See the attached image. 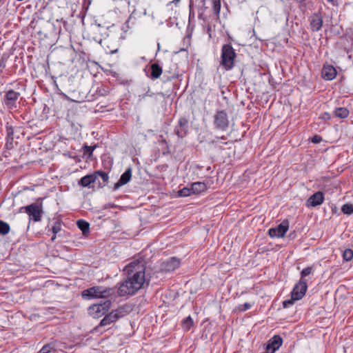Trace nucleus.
Returning <instances> with one entry per match:
<instances>
[{"label": "nucleus", "instance_id": "obj_1", "mask_svg": "<svg viewBox=\"0 0 353 353\" xmlns=\"http://www.w3.org/2000/svg\"><path fill=\"white\" fill-rule=\"evenodd\" d=\"M124 270L128 274H132L121 283L118 288L120 296L132 295L143 286L145 281V268L143 261L134 260L128 264Z\"/></svg>", "mask_w": 353, "mask_h": 353}, {"label": "nucleus", "instance_id": "obj_2", "mask_svg": "<svg viewBox=\"0 0 353 353\" xmlns=\"http://www.w3.org/2000/svg\"><path fill=\"white\" fill-rule=\"evenodd\" d=\"M114 288H105L101 286H95L88 288L82 292V296L86 299L112 298L114 296Z\"/></svg>", "mask_w": 353, "mask_h": 353}, {"label": "nucleus", "instance_id": "obj_3", "mask_svg": "<svg viewBox=\"0 0 353 353\" xmlns=\"http://www.w3.org/2000/svg\"><path fill=\"white\" fill-rule=\"evenodd\" d=\"M236 54L231 45L225 44L223 46L221 50V65L226 70H231L234 66Z\"/></svg>", "mask_w": 353, "mask_h": 353}, {"label": "nucleus", "instance_id": "obj_4", "mask_svg": "<svg viewBox=\"0 0 353 353\" xmlns=\"http://www.w3.org/2000/svg\"><path fill=\"white\" fill-rule=\"evenodd\" d=\"M111 300H105L103 303L94 304L89 307L88 313L95 319L105 314L110 308Z\"/></svg>", "mask_w": 353, "mask_h": 353}, {"label": "nucleus", "instance_id": "obj_5", "mask_svg": "<svg viewBox=\"0 0 353 353\" xmlns=\"http://www.w3.org/2000/svg\"><path fill=\"white\" fill-rule=\"evenodd\" d=\"M24 211L28 214L30 220L39 221L41 220L43 208L41 203H32L29 205L22 207L21 210Z\"/></svg>", "mask_w": 353, "mask_h": 353}, {"label": "nucleus", "instance_id": "obj_6", "mask_svg": "<svg viewBox=\"0 0 353 353\" xmlns=\"http://www.w3.org/2000/svg\"><path fill=\"white\" fill-rule=\"evenodd\" d=\"M229 124L228 114L224 110L218 111L214 116V125L216 129L226 131L229 128Z\"/></svg>", "mask_w": 353, "mask_h": 353}, {"label": "nucleus", "instance_id": "obj_7", "mask_svg": "<svg viewBox=\"0 0 353 353\" xmlns=\"http://www.w3.org/2000/svg\"><path fill=\"white\" fill-rule=\"evenodd\" d=\"M20 93L13 90H8L3 98V104L10 110L17 108V100L20 97Z\"/></svg>", "mask_w": 353, "mask_h": 353}, {"label": "nucleus", "instance_id": "obj_8", "mask_svg": "<svg viewBox=\"0 0 353 353\" xmlns=\"http://www.w3.org/2000/svg\"><path fill=\"white\" fill-rule=\"evenodd\" d=\"M307 290V281L299 280V283L295 285L292 292L291 296L294 300H300L305 294Z\"/></svg>", "mask_w": 353, "mask_h": 353}, {"label": "nucleus", "instance_id": "obj_9", "mask_svg": "<svg viewBox=\"0 0 353 353\" xmlns=\"http://www.w3.org/2000/svg\"><path fill=\"white\" fill-rule=\"evenodd\" d=\"M289 228L288 221H283L281 224L275 228H270L268 234L271 237L281 238L283 237Z\"/></svg>", "mask_w": 353, "mask_h": 353}, {"label": "nucleus", "instance_id": "obj_10", "mask_svg": "<svg viewBox=\"0 0 353 353\" xmlns=\"http://www.w3.org/2000/svg\"><path fill=\"white\" fill-rule=\"evenodd\" d=\"M283 343L282 338L279 335L272 337L268 342L265 353H274L281 346Z\"/></svg>", "mask_w": 353, "mask_h": 353}, {"label": "nucleus", "instance_id": "obj_11", "mask_svg": "<svg viewBox=\"0 0 353 353\" xmlns=\"http://www.w3.org/2000/svg\"><path fill=\"white\" fill-rule=\"evenodd\" d=\"M188 131V121L185 118H180L177 125L175 127L174 132L176 134L183 138L186 136Z\"/></svg>", "mask_w": 353, "mask_h": 353}, {"label": "nucleus", "instance_id": "obj_12", "mask_svg": "<svg viewBox=\"0 0 353 353\" xmlns=\"http://www.w3.org/2000/svg\"><path fill=\"white\" fill-rule=\"evenodd\" d=\"M179 266V259L172 257L162 263L161 269L164 272H171L177 269Z\"/></svg>", "mask_w": 353, "mask_h": 353}, {"label": "nucleus", "instance_id": "obj_13", "mask_svg": "<svg viewBox=\"0 0 353 353\" xmlns=\"http://www.w3.org/2000/svg\"><path fill=\"white\" fill-rule=\"evenodd\" d=\"M132 178V168H128L121 176L119 180L114 184V190H117L127 184Z\"/></svg>", "mask_w": 353, "mask_h": 353}, {"label": "nucleus", "instance_id": "obj_14", "mask_svg": "<svg viewBox=\"0 0 353 353\" xmlns=\"http://www.w3.org/2000/svg\"><path fill=\"white\" fill-rule=\"evenodd\" d=\"M324 200V194L322 192H317L312 194L307 201V205L315 207L321 205Z\"/></svg>", "mask_w": 353, "mask_h": 353}, {"label": "nucleus", "instance_id": "obj_15", "mask_svg": "<svg viewBox=\"0 0 353 353\" xmlns=\"http://www.w3.org/2000/svg\"><path fill=\"white\" fill-rule=\"evenodd\" d=\"M336 76V70L331 65H325L322 69V77L327 81L333 80Z\"/></svg>", "mask_w": 353, "mask_h": 353}, {"label": "nucleus", "instance_id": "obj_16", "mask_svg": "<svg viewBox=\"0 0 353 353\" xmlns=\"http://www.w3.org/2000/svg\"><path fill=\"white\" fill-rule=\"evenodd\" d=\"M310 28L312 31H319L323 26V19L320 14H314L310 17Z\"/></svg>", "mask_w": 353, "mask_h": 353}, {"label": "nucleus", "instance_id": "obj_17", "mask_svg": "<svg viewBox=\"0 0 353 353\" xmlns=\"http://www.w3.org/2000/svg\"><path fill=\"white\" fill-rule=\"evenodd\" d=\"M96 174L94 172L92 174H88L83 176L79 184L82 185L83 187H88L91 183H93L96 181Z\"/></svg>", "mask_w": 353, "mask_h": 353}, {"label": "nucleus", "instance_id": "obj_18", "mask_svg": "<svg viewBox=\"0 0 353 353\" xmlns=\"http://www.w3.org/2000/svg\"><path fill=\"white\" fill-rule=\"evenodd\" d=\"M151 74L150 78L152 79H159L163 72L162 68L157 63H152L150 66Z\"/></svg>", "mask_w": 353, "mask_h": 353}, {"label": "nucleus", "instance_id": "obj_19", "mask_svg": "<svg viewBox=\"0 0 353 353\" xmlns=\"http://www.w3.org/2000/svg\"><path fill=\"white\" fill-rule=\"evenodd\" d=\"M116 321L125 316L128 313V307L121 306L111 312Z\"/></svg>", "mask_w": 353, "mask_h": 353}, {"label": "nucleus", "instance_id": "obj_20", "mask_svg": "<svg viewBox=\"0 0 353 353\" xmlns=\"http://www.w3.org/2000/svg\"><path fill=\"white\" fill-rule=\"evenodd\" d=\"M192 193L199 194L207 189V185L203 182H195L191 185Z\"/></svg>", "mask_w": 353, "mask_h": 353}, {"label": "nucleus", "instance_id": "obj_21", "mask_svg": "<svg viewBox=\"0 0 353 353\" xmlns=\"http://www.w3.org/2000/svg\"><path fill=\"white\" fill-rule=\"evenodd\" d=\"M77 225L78 228L82 231L84 235H86L88 233H89L90 224L88 222L83 219H80L77 221Z\"/></svg>", "mask_w": 353, "mask_h": 353}, {"label": "nucleus", "instance_id": "obj_22", "mask_svg": "<svg viewBox=\"0 0 353 353\" xmlns=\"http://www.w3.org/2000/svg\"><path fill=\"white\" fill-rule=\"evenodd\" d=\"M334 113L336 117L345 119L348 117L350 112L345 108H337L335 109Z\"/></svg>", "mask_w": 353, "mask_h": 353}, {"label": "nucleus", "instance_id": "obj_23", "mask_svg": "<svg viewBox=\"0 0 353 353\" xmlns=\"http://www.w3.org/2000/svg\"><path fill=\"white\" fill-rule=\"evenodd\" d=\"M61 224L60 221H57L55 222L54 225L52 227L51 231L52 233V236L51 237V241H54L57 239V235L61 231Z\"/></svg>", "mask_w": 353, "mask_h": 353}, {"label": "nucleus", "instance_id": "obj_24", "mask_svg": "<svg viewBox=\"0 0 353 353\" xmlns=\"http://www.w3.org/2000/svg\"><path fill=\"white\" fill-rule=\"evenodd\" d=\"M115 321L116 320L114 316L112 315V312H110L108 314L105 315V317L101 321L100 325L106 326Z\"/></svg>", "mask_w": 353, "mask_h": 353}, {"label": "nucleus", "instance_id": "obj_25", "mask_svg": "<svg viewBox=\"0 0 353 353\" xmlns=\"http://www.w3.org/2000/svg\"><path fill=\"white\" fill-rule=\"evenodd\" d=\"M193 324V319L189 316L182 321V327L184 330L188 331L191 327H192Z\"/></svg>", "mask_w": 353, "mask_h": 353}, {"label": "nucleus", "instance_id": "obj_26", "mask_svg": "<svg viewBox=\"0 0 353 353\" xmlns=\"http://www.w3.org/2000/svg\"><path fill=\"white\" fill-rule=\"evenodd\" d=\"M59 349V345L55 342L46 344V353H56Z\"/></svg>", "mask_w": 353, "mask_h": 353}, {"label": "nucleus", "instance_id": "obj_27", "mask_svg": "<svg viewBox=\"0 0 353 353\" xmlns=\"http://www.w3.org/2000/svg\"><path fill=\"white\" fill-rule=\"evenodd\" d=\"M10 230V225L7 223L0 220V234L6 235L9 233Z\"/></svg>", "mask_w": 353, "mask_h": 353}, {"label": "nucleus", "instance_id": "obj_28", "mask_svg": "<svg viewBox=\"0 0 353 353\" xmlns=\"http://www.w3.org/2000/svg\"><path fill=\"white\" fill-rule=\"evenodd\" d=\"M214 13L219 16L221 10V0H212Z\"/></svg>", "mask_w": 353, "mask_h": 353}, {"label": "nucleus", "instance_id": "obj_29", "mask_svg": "<svg viewBox=\"0 0 353 353\" xmlns=\"http://www.w3.org/2000/svg\"><path fill=\"white\" fill-rule=\"evenodd\" d=\"M341 211L345 214H352L353 213V204L346 203L341 208Z\"/></svg>", "mask_w": 353, "mask_h": 353}, {"label": "nucleus", "instance_id": "obj_30", "mask_svg": "<svg viewBox=\"0 0 353 353\" xmlns=\"http://www.w3.org/2000/svg\"><path fill=\"white\" fill-rule=\"evenodd\" d=\"M343 258L346 261H350L353 259V251L351 249H346L343 253Z\"/></svg>", "mask_w": 353, "mask_h": 353}, {"label": "nucleus", "instance_id": "obj_31", "mask_svg": "<svg viewBox=\"0 0 353 353\" xmlns=\"http://www.w3.org/2000/svg\"><path fill=\"white\" fill-rule=\"evenodd\" d=\"M180 196H188L192 194V188H183L178 192Z\"/></svg>", "mask_w": 353, "mask_h": 353}, {"label": "nucleus", "instance_id": "obj_32", "mask_svg": "<svg viewBox=\"0 0 353 353\" xmlns=\"http://www.w3.org/2000/svg\"><path fill=\"white\" fill-rule=\"evenodd\" d=\"M94 172L96 174V179H97V178L99 176H100L102 179V180L103 181V182H105V183L108 182L109 177H108V174H106L105 172H103V171H96Z\"/></svg>", "mask_w": 353, "mask_h": 353}, {"label": "nucleus", "instance_id": "obj_33", "mask_svg": "<svg viewBox=\"0 0 353 353\" xmlns=\"http://www.w3.org/2000/svg\"><path fill=\"white\" fill-rule=\"evenodd\" d=\"M312 273V268H304L301 272V279L300 280H305V277L310 275Z\"/></svg>", "mask_w": 353, "mask_h": 353}, {"label": "nucleus", "instance_id": "obj_34", "mask_svg": "<svg viewBox=\"0 0 353 353\" xmlns=\"http://www.w3.org/2000/svg\"><path fill=\"white\" fill-rule=\"evenodd\" d=\"M94 150V147H92V146L85 145L83 147L84 154H88L89 157L92 155Z\"/></svg>", "mask_w": 353, "mask_h": 353}, {"label": "nucleus", "instance_id": "obj_35", "mask_svg": "<svg viewBox=\"0 0 353 353\" xmlns=\"http://www.w3.org/2000/svg\"><path fill=\"white\" fill-rule=\"evenodd\" d=\"M251 304L249 303H245L244 304L240 305L238 307V310L240 312H245L251 307Z\"/></svg>", "mask_w": 353, "mask_h": 353}, {"label": "nucleus", "instance_id": "obj_36", "mask_svg": "<svg viewBox=\"0 0 353 353\" xmlns=\"http://www.w3.org/2000/svg\"><path fill=\"white\" fill-rule=\"evenodd\" d=\"M296 300H294L292 299V297L291 296V299H288V300H285L283 302V306L284 308H288L290 306H291L292 305L294 304V302Z\"/></svg>", "mask_w": 353, "mask_h": 353}, {"label": "nucleus", "instance_id": "obj_37", "mask_svg": "<svg viewBox=\"0 0 353 353\" xmlns=\"http://www.w3.org/2000/svg\"><path fill=\"white\" fill-rule=\"evenodd\" d=\"M330 115L328 112H324L322 114L319 116V119L323 120V121H328L330 119Z\"/></svg>", "mask_w": 353, "mask_h": 353}, {"label": "nucleus", "instance_id": "obj_38", "mask_svg": "<svg viewBox=\"0 0 353 353\" xmlns=\"http://www.w3.org/2000/svg\"><path fill=\"white\" fill-rule=\"evenodd\" d=\"M322 141V138L320 136L316 135L312 138V142L314 143H319Z\"/></svg>", "mask_w": 353, "mask_h": 353}, {"label": "nucleus", "instance_id": "obj_39", "mask_svg": "<svg viewBox=\"0 0 353 353\" xmlns=\"http://www.w3.org/2000/svg\"><path fill=\"white\" fill-rule=\"evenodd\" d=\"M44 347H43L37 353H44Z\"/></svg>", "mask_w": 353, "mask_h": 353}, {"label": "nucleus", "instance_id": "obj_40", "mask_svg": "<svg viewBox=\"0 0 353 353\" xmlns=\"http://www.w3.org/2000/svg\"><path fill=\"white\" fill-rule=\"evenodd\" d=\"M329 3H332L333 5L335 4L334 0H327Z\"/></svg>", "mask_w": 353, "mask_h": 353}, {"label": "nucleus", "instance_id": "obj_41", "mask_svg": "<svg viewBox=\"0 0 353 353\" xmlns=\"http://www.w3.org/2000/svg\"><path fill=\"white\" fill-rule=\"evenodd\" d=\"M296 1H297L298 2H299V3H302V2H303L305 0H296Z\"/></svg>", "mask_w": 353, "mask_h": 353}, {"label": "nucleus", "instance_id": "obj_42", "mask_svg": "<svg viewBox=\"0 0 353 353\" xmlns=\"http://www.w3.org/2000/svg\"><path fill=\"white\" fill-rule=\"evenodd\" d=\"M179 1V0H175L174 1H175V3H177Z\"/></svg>", "mask_w": 353, "mask_h": 353}]
</instances>
